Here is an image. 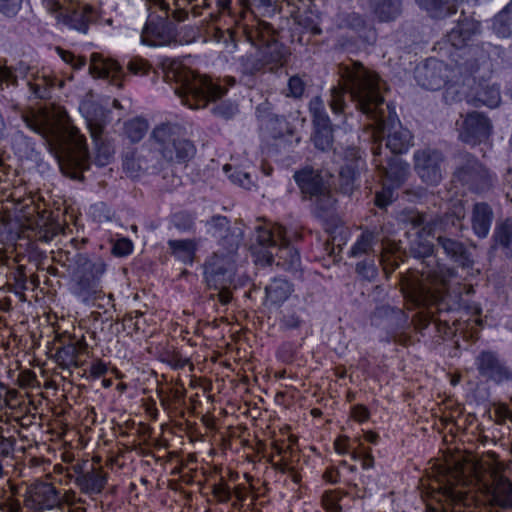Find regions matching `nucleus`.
<instances>
[{"label":"nucleus","mask_w":512,"mask_h":512,"mask_svg":"<svg viewBox=\"0 0 512 512\" xmlns=\"http://www.w3.org/2000/svg\"><path fill=\"white\" fill-rule=\"evenodd\" d=\"M89 72L95 77L109 79L113 85L119 88L123 86L122 79L125 77V73L122 66L115 60L103 59L100 54L93 53Z\"/></svg>","instance_id":"nucleus-26"},{"label":"nucleus","mask_w":512,"mask_h":512,"mask_svg":"<svg viewBox=\"0 0 512 512\" xmlns=\"http://www.w3.org/2000/svg\"><path fill=\"white\" fill-rule=\"evenodd\" d=\"M275 31L273 27L266 22L260 23L256 30V37L261 45V57L267 64L275 66L283 65L286 55L285 47L274 36Z\"/></svg>","instance_id":"nucleus-23"},{"label":"nucleus","mask_w":512,"mask_h":512,"mask_svg":"<svg viewBox=\"0 0 512 512\" xmlns=\"http://www.w3.org/2000/svg\"><path fill=\"white\" fill-rule=\"evenodd\" d=\"M359 186V171L354 164L343 166L339 171L337 189L344 195H351Z\"/></svg>","instance_id":"nucleus-38"},{"label":"nucleus","mask_w":512,"mask_h":512,"mask_svg":"<svg viewBox=\"0 0 512 512\" xmlns=\"http://www.w3.org/2000/svg\"><path fill=\"white\" fill-rule=\"evenodd\" d=\"M335 25L339 29H348L360 34L367 29L368 22L366 18L358 12L341 10L335 15Z\"/></svg>","instance_id":"nucleus-35"},{"label":"nucleus","mask_w":512,"mask_h":512,"mask_svg":"<svg viewBox=\"0 0 512 512\" xmlns=\"http://www.w3.org/2000/svg\"><path fill=\"white\" fill-rule=\"evenodd\" d=\"M466 216L465 202L460 199L452 200L442 215L428 217L427 214L413 210H404L400 216V221L406 226L413 228L424 225L427 234L436 238V236H459L464 225L463 220Z\"/></svg>","instance_id":"nucleus-6"},{"label":"nucleus","mask_w":512,"mask_h":512,"mask_svg":"<svg viewBox=\"0 0 512 512\" xmlns=\"http://www.w3.org/2000/svg\"><path fill=\"white\" fill-rule=\"evenodd\" d=\"M500 101L499 86L495 83L484 81L478 84L471 103L475 106L485 105L494 108L499 105Z\"/></svg>","instance_id":"nucleus-34"},{"label":"nucleus","mask_w":512,"mask_h":512,"mask_svg":"<svg viewBox=\"0 0 512 512\" xmlns=\"http://www.w3.org/2000/svg\"><path fill=\"white\" fill-rule=\"evenodd\" d=\"M309 112L312 117L313 133L311 141L316 149L322 152L333 150L334 128L326 112L325 103L319 96L313 97L309 102Z\"/></svg>","instance_id":"nucleus-17"},{"label":"nucleus","mask_w":512,"mask_h":512,"mask_svg":"<svg viewBox=\"0 0 512 512\" xmlns=\"http://www.w3.org/2000/svg\"><path fill=\"white\" fill-rule=\"evenodd\" d=\"M86 343L69 342L56 349L55 358L62 368H69L71 365L79 366L77 357L79 353L85 350Z\"/></svg>","instance_id":"nucleus-37"},{"label":"nucleus","mask_w":512,"mask_h":512,"mask_svg":"<svg viewBox=\"0 0 512 512\" xmlns=\"http://www.w3.org/2000/svg\"><path fill=\"white\" fill-rule=\"evenodd\" d=\"M128 69L131 73L134 74H147L151 69L150 64L143 58L134 57L128 63Z\"/></svg>","instance_id":"nucleus-59"},{"label":"nucleus","mask_w":512,"mask_h":512,"mask_svg":"<svg viewBox=\"0 0 512 512\" xmlns=\"http://www.w3.org/2000/svg\"><path fill=\"white\" fill-rule=\"evenodd\" d=\"M454 159V181L476 193L486 192L493 186L492 174L475 156L466 151H459Z\"/></svg>","instance_id":"nucleus-13"},{"label":"nucleus","mask_w":512,"mask_h":512,"mask_svg":"<svg viewBox=\"0 0 512 512\" xmlns=\"http://www.w3.org/2000/svg\"><path fill=\"white\" fill-rule=\"evenodd\" d=\"M2 432L3 428L0 427V457H12L15 450L16 439L14 437H5Z\"/></svg>","instance_id":"nucleus-54"},{"label":"nucleus","mask_w":512,"mask_h":512,"mask_svg":"<svg viewBox=\"0 0 512 512\" xmlns=\"http://www.w3.org/2000/svg\"><path fill=\"white\" fill-rule=\"evenodd\" d=\"M213 494L222 502L229 501L232 495L229 486L223 482L213 485Z\"/></svg>","instance_id":"nucleus-61"},{"label":"nucleus","mask_w":512,"mask_h":512,"mask_svg":"<svg viewBox=\"0 0 512 512\" xmlns=\"http://www.w3.org/2000/svg\"><path fill=\"white\" fill-rule=\"evenodd\" d=\"M242 230L240 228H235L232 231H229L225 236H220V246L223 248L224 255L233 256L235 259V254L239 248V245L242 241Z\"/></svg>","instance_id":"nucleus-46"},{"label":"nucleus","mask_w":512,"mask_h":512,"mask_svg":"<svg viewBox=\"0 0 512 512\" xmlns=\"http://www.w3.org/2000/svg\"><path fill=\"white\" fill-rule=\"evenodd\" d=\"M24 503L35 512L62 507L59 491L47 482H37L28 489Z\"/></svg>","instance_id":"nucleus-22"},{"label":"nucleus","mask_w":512,"mask_h":512,"mask_svg":"<svg viewBox=\"0 0 512 512\" xmlns=\"http://www.w3.org/2000/svg\"><path fill=\"white\" fill-rule=\"evenodd\" d=\"M443 153L436 149H423L414 154V168L420 179L428 185H437L443 178Z\"/></svg>","instance_id":"nucleus-19"},{"label":"nucleus","mask_w":512,"mask_h":512,"mask_svg":"<svg viewBox=\"0 0 512 512\" xmlns=\"http://www.w3.org/2000/svg\"><path fill=\"white\" fill-rule=\"evenodd\" d=\"M457 237L436 236L437 246L443 250V253L450 261L470 273L474 270L472 253Z\"/></svg>","instance_id":"nucleus-25"},{"label":"nucleus","mask_w":512,"mask_h":512,"mask_svg":"<svg viewBox=\"0 0 512 512\" xmlns=\"http://www.w3.org/2000/svg\"><path fill=\"white\" fill-rule=\"evenodd\" d=\"M340 81L330 89L329 106L334 114L345 113L346 96L356 110L371 121L372 144L382 143L383 154L402 155L413 146V135L399 121L395 110L383 96L386 82L358 61L338 65Z\"/></svg>","instance_id":"nucleus-1"},{"label":"nucleus","mask_w":512,"mask_h":512,"mask_svg":"<svg viewBox=\"0 0 512 512\" xmlns=\"http://www.w3.org/2000/svg\"><path fill=\"white\" fill-rule=\"evenodd\" d=\"M22 0H0V13L7 17L13 18L20 11Z\"/></svg>","instance_id":"nucleus-53"},{"label":"nucleus","mask_w":512,"mask_h":512,"mask_svg":"<svg viewBox=\"0 0 512 512\" xmlns=\"http://www.w3.org/2000/svg\"><path fill=\"white\" fill-rule=\"evenodd\" d=\"M480 33V23L473 19L464 18L458 20L455 27H453L446 35L448 41L456 49H463L461 55L464 59L460 66H463L469 73H474L479 69L481 62L487 58L485 52L478 46L469 45V41H473Z\"/></svg>","instance_id":"nucleus-12"},{"label":"nucleus","mask_w":512,"mask_h":512,"mask_svg":"<svg viewBox=\"0 0 512 512\" xmlns=\"http://www.w3.org/2000/svg\"><path fill=\"white\" fill-rule=\"evenodd\" d=\"M92 141L95 146L96 156L93 161L94 165L101 168L108 165L114 155V146L110 140L104 135V131L92 130L90 133Z\"/></svg>","instance_id":"nucleus-33"},{"label":"nucleus","mask_w":512,"mask_h":512,"mask_svg":"<svg viewBox=\"0 0 512 512\" xmlns=\"http://www.w3.org/2000/svg\"><path fill=\"white\" fill-rule=\"evenodd\" d=\"M256 240L266 257L267 264L283 267L286 270H297L300 266V255L292 247L286 237V230L278 224H265L255 227Z\"/></svg>","instance_id":"nucleus-7"},{"label":"nucleus","mask_w":512,"mask_h":512,"mask_svg":"<svg viewBox=\"0 0 512 512\" xmlns=\"http://www.w3.org/2000/svg\"><path fill=\"white\" fill-rule=\"evenodd\" d=\"M229 223L230 222L228 218L222 215H215L211 217L209 221H207V225H209L214 230V236H217V234L221 236L222 232H227L229 230Z\"/></svg>","instance_id":"nucleus-56"},{"label":"nucleus","mask_w":512,"mask_h":512,"mask_svg":"<svg viewBox=\"0 0 512 512\" xmlns=\"http://www.w3.org/2000/svg\"><path fill=\"white\" fill-rule=\"evenodd\" d=\"M476 368L483 378L496 384L512 382V368L499 354L491 350H483L475 358Z\"/></svg>","instance_id":"nucleus-20"},{"label":"nucleus","mask_w":512,"mask_h":512,"mask_svg":"<svg viewBox=\"0 0 512 512\" xmlns=\"http://www.w3.org/2000/svg\"><path fill=\"white\" fill-rule=\"evenodd\" d=\"M408 319L403 309L391 305L377 306L370 315L371 325L391 331L393 341L400 345H406L409 341L408 336L398 333L409 326Z\"/></svg>","instance_id":"nucleus-18"},{"label":"nucleus","mask_w":512,"mask_h":512,"mask_svg":"<svg viewBox=\"0 0 512 512\" xmlns=\"http://www.w3.org/2000/svg\"><path fill=\"white\" fill-rule=\"evenodd\" d=\"M72 261L75 265L74 273L92 271L95 274H103L106 269V265L101 259L93 262L86 254L82 253H76Z\"/></svg>","instance_id":"nucleus-45"},{"label":"nucleus","mask_w":512,"mask_h":512,"mask_svg":"<svg viewBox=\"0 0 512 512\" xmlns=\"http://www.w3.org/2000/svg\"><path fill=\"white\" fill-rule=\"evenodd\" d=\"M102 274L92 271L73 273L75 283L72 292L83 302H87L98 292V281Z\"/></svg>","instance_id":"nucleus-28"},{"label":"nucleus","mask_w":512,"mask_h":512,"mask_svg":"<svg viewBox=\"0 0 512 512\" xmlns=\"http://www.w3.org/2000/svg\"><path fill=\"white\" fill-rule=\"evenodd\" d=\"M236 272L235 259L233 256L224 255L221 250L213 253L205 263L204 276L209 288L218 290L211 298L217 297L221 304L227 305L231 299V285L234 283Z\"/></svg>","instance_id":"nucleus-11"},{"label":"nucleus","mask_w":512,"mask_h":512,"mask_svg":"<svg viewBox=\"0 0 512 512\" xmlns=\"http://www.w3.org/2000/svg\"><path fill=\"white\" fill-rule=\"evenodd\" d=\"M108 474L102 468H96L90 465L85 474L75 477V484L80 491L86 495H98L102 493L107 484Z\"/></svg>","instance_id":"nucleus-27"},{"label":"nucleus","mask_w":512,"mask_h":512,"mask_svg":"<svg viewBox=\"0 0 512 512\" xmlns=\"http://www.w3.org/2000/svg\"><path fill=\"white\" fill-rule=\"evenodd\" d=\"M147 130V122L142 119H134L126 124V133L133 142L140 141Z\"/></svg>","instance_id":"nucleus-47"},{"label":"nucleus","mask_w":512,"mask_h":512,"mask_svg":"<svg viewBox=\"0 0 512 512\" xmlns=\"http://www.w3.org/2000/svg\"><path fill=\"white\" fill-rule=\"evenodd\" d=\"M445 64L435 58H429L416 66L414 78L419 86L427 90H438L446 82Z\"/></svg>","instance_id":"nucleus-24"},{"label":"nucleus","mask_w":512,"mask_h":512,"mask_svg":"<svg viewBox=\"0 0 512 512\" xmlns=\"http://www.w3.org/2000/svg\"><path fill=\"white\" fill-rule=\"evenodd\" d=\"M165 78L175 81V94L192 109L204 108L208 102L216 101L227 93V88L219 82L189 69H171L166 72Z\"/></svg>","instance_id":"nucleus-5"},{"label":"nucleus","mask_w":512,"mask_h":512,"mask_svg":"<svg viewBox=\"0 0 512 512\" xmlns=\"http://www.w3.org/2000/svg\"><path fill=\"white\" fill-rule=\"evenodd\" d=\"M444 293L447 298V301L449 302V304L451 306L450 312H455L462 308L461 292H450V291L444 290Z\"/></svg>","instance_id":"nucleus-64"},{"label":"nucleus","mask_w":512,"mask_h":512,"mask_svg":"<svg viewBox=\"0 0 512 512\" xmlns=\"http://www.w3.org/2000/svg\"><path fill=\"white\" fill-rule=\"evenodd\" d=\"M489 413L490 418L499 425L505 424L507 421L512 423V409L507 404L496 405Z\"/></svg>","instance_id":"nucleus-52"},{"label":"nucleus","mask_w":512,"mask_h":512,"mask_svg":"<svg viewBox=\"0 0 512 512\" xmlns=\"http://www.w3.org/2000/svg\"><path fill=\"white\" fill-rule=\"evenodd\" d=\"M292 285L283 278H274L265 288L266 298L272 304L286 301L292 293Z\"/></svg>","instance_id":"nucleus-39"},{"label":"nucleus","mask_w":512,"mask_h":512,"mask_svg":"<svg viewBox=\"0 0 512 512\" xmlns=\"http://www.w3.org/2000/svg\"><path fill=\"white\" fill-rule=\"evenodd\" d=\"M492 248L498 246L503 249H509L512 244V220L506 218L496 222L492 235Z\"/></svg>","instance_id":"nucleus-41"},{"label":"nucleus","mask_w":512,"mask_h":512,"mask_svg":"<svg viewBox=\"0 0 512 512\" xmlns=\"http://www.w3.org/2000/svg\"><path fill=\"white\" fill-rule=\"evenodd\" d=\"M305 90V83L303 80L295 75L290 77L288 81V94L287 96L293 97V98H300Z\"/></svg>","instance_id":"nucleus-58"},{"label":"nucleus","mask_w":512,"mask_h":512,"mask_svg":"<svg viewBox=\"0 0 512 512\" xmlns=\"http://www.w3.org/2000/svg\"><path fill=\"white\" fill-rule=\"evenodd\" d=\"M395 190V188L382 184V190L375 194V205L380 209H386L397 198Z\"/></svg>","instance_id":"nucleus-50"},{"label":"nucleus","mask_w":512,"mask_h":512,"mask_svg":"<svg viewBox=\"0 0 512 512\" xmlns=\"http://www.w3.org/2000/svg\"><path fill=\"white\" fill-rule=\"evenodd\" d=\"M225 48L234 51L237 48V33L235 30L229 28L224 31V39L221 42Z\"/></svg>","instance_id":"nucleus-63"},{"label":"nucleus","mask_w":512,"mask_h":512,"mask_svg":"<svg viewBox=\"0 0 512 512\" xmlns=\"http://www.w3.org/2000/svg\"><path fill=\"white\" fill-rule=\"evenodd\" d=\"M162 14L151 13L141 32V43L147 46H167L177 42V22H183L188 18L185 8L170 9L164 0L159 1Z\"/></svg>","instance_id":"nucleus-10"},{"label":"nucleus","mask_w":512,"mask_h":512,"mask_svg":"<svg viewBox=\"0 0 512 512\" xmlns=\"http://www.w3.org/2000/svg\"><path fill=\"white\" fill-rule=\"evenodd\" d=\"M376 258L377 257H368L363 261L358 262L356 264V272L369 281L375 279L377 276V266L375 263Z\"/></svg>","instance_id":"nucleus-49"},{"label":"nucleus","mask_w":512,"mask_h":512,"mask_svg":"<svg viewBox=\"0 0 512 512\" xmlns=\"http://www.w3.org/2000/svg\"><path fill=\"white\" fill-rule=\"evenodd\" d=\"M295 182L301 190L302 199L310 201L313 217L327 221L336 210L337 200L331 190V175L312 167H306L294 174Z\"/></svg>","instance_id":"nucleus-4"},{"label":"nucleus","mask_w":512,"mask_h":512,"mask_svg":"<svg viewBox=\"0 0 512 512\" xmlns=\"http://www.w3.org/2000/svg\"><path fill=\"white\" fill-rule=\"evenodd\" d=\"M494 213L490 205L484 202L475 203L472 211V230L479 238H486L490 232Z\"/></svg>","instance_id":"nucleus-29"},{"label":"nucleus","mask_w":512,"mask_h":512,"mask_svg":"<svg viewBox=\"0 0 512 512\" xmlns=\"http://www.w3.org/2000/svg\"><path fill=\"white\" fill-rule=\"evenodd\" d=\"M369 7L379 22L395 21L402 13L401 0H369Z\"/></svg>","instance_id":"nucleus-31"},{"label":"nucleus","mask_w":512,"mask_h":512,"mask_svg":"<svg viewBox=\"0 0 512 512\" xmlns=\"http://www.w3.org/2000/svg\"><path fill=\"white\" fill-rule=\"evenodd\" d=\"M395 247L392 244L385 245L378 233L366 230L364 231L354 245L351 247L349 255L354 258L362 256L378 257L387 276L393 273L399 266L394 257Z\"/></svg>","instance_id":"nucleus-14"},{"label":"nucleus","mask_w":512,"mask_h":512,"mask_svg":"<svg viewBox=\"0 0 512 512\" xmlns=\"http://www.w3.org/2000/svg\"><path fill=\"white\" fill-rule=\"evenodd\" d=\"M111 252L117 257H125L129 255L133 250V243L126 237H120L116 240H112Z\"/></svg>","instance_id":"nucleus-51"},{"label":"nucleus","mask_w":512,"mask_h":512,"mask_svg":"<svg viewBox=\"0 0 512 512\" xmlns=\"http://www.w3.org/2000/svg\"><path fill=\"white\" fill-rule=\"evenodd\" d=\"M57 79L46 75L36 76L34 81H28L31 93L38 99L51 97V89L55 86Z\"/></svg>","instance_id":"nucleus-44"},{"label":"nucleus","mask_w":512,"mask_h":512,"mask_svg":"<svg viewBox=\"0 0 512 512\" xmlns=\"http://www.w3.org/2000/svg\"><path fill=\"white\" fill-rule=\"evenodd\" d=\"M229 178L233 183H236L245 189H250L253 185L250 174L244 171H235L229 175Z\"/></svg>","instance_id":"nucleus-60"},{"label":"nucleus","mask_w":512,"mask_h":512,"mask_svg":"<svg viewBox=\"0 0 512 512\" xmlns=\"http://www.w3.org/2000/svg\"><path fill=\"white\" fill-rule=\"evenodd\" d=\"M409 230L406 235L409 238L408 246L405 248V254L417 259L422 265L421 276L415 279L429 280L432 283H443L445 281L444 271L449 273L450 277L455 276L453 268L440 265L435 255V245L428 239L429 234L424 229V225L413 228L407 226Z\"/></svg>","instance_id":"nucleus-8"},{"label":"nucleus","mask_w":512,"mask_h":512,"mask_svg":"<svg viewBox=\"0 0 512 512\" xmlns=\"http://www.w3.org/2000/svg\"><path fill=\"white\" fill-rule=\"evenodd\" d=\"M80 111L85 117L90 133H92L94 128H97L100 131H104L106 119L109 113L108 110L94 101H85L81 104Z\"/></svg>","instance_id":"nucleus-32"},{"label":"nucleus","mask_w":512,"mask_h":512,"mask_svg":"<svg viewBox=\"0 0 512 512\" xmlns=\"http://www.w3.org/2000/svg\"><path fill=\"white\" fill-rule=\"evenodd\" d=\"M6 83L17 86V75L7 66H0V85Z\"/></svg>","instance_id":"nucleus-62"},{"label":"nucleus","mask_w":512,"mask_h":512,"mask_svg":"<svg viewBox=\"0 0 512 512\" xmlns=\"http://www.w3.org/2000/svg\"><path fill=\"white\" fill-rule=\"evenodd\" d=\"M265 67V62L258 54H246L238 59V70L244 77H252Z\"/></svg>","instance_id":"nucleus-43"},{"label":"nucleus","mask_w":512,"mask_h":512,"mask_svg":"<svg viewBox=\"0 0 512 512\" xmlns=\"http://www.w3.org/2000/svg\"><path fill=\"white\" fill-rule=\"evenodd\" d=\"M492 29L501 38H508L512 34V1L502 9L493 20Z\"/></svg>","instance_id":"nucleus-42"},{"label":"nucleus","mask_w":512,"mask_h":512,"mask_svg":"<svg viewBox=\"0 0 512 512\" xmlns=\"http://www.w3.org/2000/svg\"><path fill=\"white\" fill-rule=\"evenodd\" d=\"M488 490L495 505L501 508L512 507V482L508 478L495 473L492 485Z\"/></svg>","instance_id":"nucleus-30"},{"label":"nucleus","mask_w":512,"mask_h":512,"mask_svg":"<svg viewBox=\"0 0 512 512\" xmlns=\"http://www.w3.org/2000/svg\"><path fill=\"white\" fill-rule=\"evenodd\" d=\"M122 168L128 177L139 178L144 174H157L162 171L164 161L158 157L155 148H127L122 154Z\"/></svg>","instance_id":"nucleus-16"},{"label":"nucleus","mask_w":512,"mask_h":512,"mask_svg":"<svg viewBox=\"0 0 512 512\" xmlns=\"http://www.w3.org/2000/svg\"><path fill=\"white\" fill-rule=\"evenodd\" d=\"M153 146L164 166L187 164L196 154L194 143L183 137V128L178 124L162 123L152 132Z\"/></svg>","instance_id":"nucleus-9"},{"label":"nucleus","mask_w":512,"mask_h":512,"mask_svg":"<svg viewBox=\"0 0 512 512\" xmlns=\"http://www.w3.org/2000/svg\"><path fill=\"white\" fill-rule=\"evenodd\" d=\"M373 162L380 174L382 184L398 189L407 180L410 166L403 161L400 155L383 154L382 143L371 146Z\"/></svg>","instance_id":"nucleus-15"},{"label":"nucleus","mask_w":512,"mask_h":512,"mask_svg":"<svg viewBox=\"0 0 512 512\" xmlns=\"http://www.w3.org/2000/svg\"><path fill=\"white\" fill-rule=\"evenodd\" d=\"M171 254L184 264H191L194 259L196 244L191 239L169 240L167 242Z\"/></svg>","instance_id":"nucleus-40"},{"label":"nucleus","mask_w":512,"mask_h":512,"mask_svg":"<svg viewBox=\"0 0 512 512\" xmlns=\"http://www.w3.org/2000/svg\"><path fill=\"white\" fill-rule=\"evenodd\" d=\"M341 496L336 492H326L322 497L323 506L330 512H341L342 507L339 504Z\"/></svg>","instance_id":"nucleus-57"},{"label":"nucleus","mask_w":512,"mask_h":512,"mask_svg":"<svg viewBox=\"0 0 512 512\" xmlns=\"http://www.w3.org/2000/svg\"><path fill=\"white\" fill-rule=\"evenodd\" d=\"M96 20V14L91 6L78 5L67 16L68 25L82 33H86L89 24Z\"/></svg>","instance_id":"nucleus-36"},{"label":"nucleus","mask_w":512,"mask_h":512,"mask_svg":"<svg viewBox=\"0 0 512 512\" xmlns=\"http://www.w3.org/2000/svg\"><path fill=\"white\" fill-rule=\"evenodd\" d=\"M194 216L186 211L177 212L172 216L175 228L182 232L191 231L194 228Z\"/></svg>","instance_id":"nucleus-48"},{"label":"nucleus","mask_w":512,"mask_h":512,"mask_svg":"<svg viewBox=\"0 0 512 512\" xmlns=\"http://www.w3.org/2000/svg\"><path fill=\"white\" fill-rule=\"evenodd\" d=\"M492 132V123L483 113H467L460 128L459 138L466 144L476 145L486 141Z\"/></svg>","instance_id":"nucleus-21"},{"label":"nucleus","mask_w":512,"mask_h":512,"mask_svg":"<svg viewBox=\"0 0 512 512\" xmlns=\"http://www.w3.org/2000/svg\"><path fill=\"white\" fill-rule=\"evenodd\" d=\"M23 121L32 131L48 138L52 136L56 142V158L63 175L74 180H83V173L91 167L86 138L77 127L63 125L53 131L47 121L33 112L23 114Z\"/></svg>","instance_id":"nucleus-2"},{"label":"nucleus","mask_w":512,"mask_h":512,"mask_svg":"<svg viewBox=\"0 0 512 512\" xmlns=\"http://www.w3.org/2000/svg\"><path fill=\"white\" fill-rule=\"evenodd\" d=\"M212 113L224 119H231L238 111L237 106L228 102L216 104L211 109Z\"/></svg>","instance_id":"nucleus-55"},{"label":"nucleus","mask_w":512,"mask_h":512,"mask_svg":"<svg viewBox=\"0 0 512 512\" xmlns=\"http://www.w3.org/2000/svg\"><path fill=\"white\" fill-rule=\"evenodd\" d=\"M445 281L443 283H432L429 280L410 279L403 288L405 299L416 308L424 309L418 314L421 328H426L429 323L434 322L439 332L448 334L450 327L448 321L437 320L436 314L450 312L451 306L447 301L444 289L437 285L444 286L446 281L451 278L449 273L444 271Z\"/></svg>","instance_id":"nucleus-3"}]
</instances>
